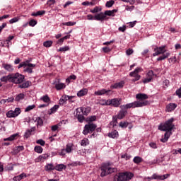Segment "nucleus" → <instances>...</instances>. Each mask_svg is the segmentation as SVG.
Segmentation results:
<instances>
[{
  "instance_id": "nucleus-22",
  "label": "nucleus",
  "mask_w": 181,
  "mask_h": 181,
  "mask_svg": "<svg viewBox=\"0 0 181 181\" xmlns=\"http://www.w3.org/2000/svg\"><path fill=\"white\" fill-rule=\"evenodd\" d=\"M30 86H32V82L27 81L24 83H23L22 84H20L18 86L19 88H28V87H30Z\"/></svg>"
},
{
  "instance_id": "nucleus-56",
  "label": "nucleus",
  "mask_w": 181,
  "mask_h": 181,
  "mask_svg": "<svg viewBox=\"0 0 181 181\" xmlns=\"http://www.w3.org/2000/svg\"><path fill=\"white\" fill-rule=\"evenodd\" d=\"M65 151H66V153H70L72 151L71 146L70 144H67Z\"/></svg>"
},
{
  "instance_id": "nucleus-64",
  "label": "nucleus",
  "mask_w": 181,
  "mask_h": 181,
  "mask_svg": "<svg viewBox=\"0 0 181 181\" xmlns=\"http://www.w3.org/2000/svg\"><path fill=\"white\" fill-rule=\"evenodd\" d=\"M176 94L180 98H181V88L179 90H176Z\"/></svg>"
},
{
  "instance_id": "nucleus-1",
  "label": "nucleus",
  "mask_w": 181,
  "mask_h": 181,
  "mask_svg": "<svg viewBox=\"0 0 181 181\" xmlns=\"http://www.w3.org/2000/svg\"><path fill=\"white\" fill-rule=\"evenodd\" d=\"M173 121H175V119L172 117L158 127V129H160V131L166 132L164 134V138L160 139V142H163V144H165V142H168L169 138H170V135H172V129L175 128Z\"/></svg>"
},
{
  "instance_id": "nucleus-28",
  "label": "nucleus",
  "mask_w": 181,
  "mask_h": 181,
  "mask_svg": "<svg viewBox=\"0 0 181 181\" xmlns=\"http://www.w3.org/2000/svg\"><path fill=\"white\" fill-rule=\"evenodd\" d=\"M139 71H142V68H136L134 71L130 72L129 76H141L139 74Z\"/></svg>"
},
{
  "instance_id": "nucleus-5",
  "label": "nucleus",
  "mask_w": 181,
  "mask_h": 181,
  "mask_svg": "<svg viewBox=\"0 0 181 181\" xmlns=\"http://www.w3.org/2000/svg\"><path fill=\"white\" fill-rule=\"evenodd\" d=\"M136 101H134V103H140L141 104H143L142 106H139L137 108H139L141 107H146V105H149V101L145 100H148L149 97L148 95L145 93H138L136 95Z\"/></svg>"
},
{
  "instance_id": "nucleus-27",
  "label": "nucleus",
  "mask_w": 181,
  "mask_h": 181,
  "mask_svg": "<svg viewBox=\"0 0 181 181\" xmlns=\"http://www.w3.org/2000/svg\"><path fill=\"white\" fill-rule=\"evenodd\" d=\"M77 119L78 122L83 123L84 120L86 119V117H84L83 115L80 112H76Z\"/></svg>"
},
{
  "instance_id": "nucleus-62",
  "label": "nucleus",
  "mask_w": 181,
  "mask_h": 181,
  "mask_svg": "<svg viewBox=\"0 0 181 181\" xmlns=\"http://www.w3.org/2000/svg\"><path fill=\"white\" fill-rule=\"evenodd\" d=\"M103 50L104 53H110V52L111 51V48H110L108 47H105L103 48Z\"/></svg>"
},
{
  "instance_id": "nucleus-49",
  "label": "nucleus",
  "mask_w": 181,
  "mask_h": 181,
  "mask_svg": "<svg viewBox=\"0 0 181 181\" xmlns=\"http://www.w3.org/2000/svg\"><path fill=\"white\" fill-rule=\"evenodd\" d=\"M35 107H36V105H29L25 108V112H28V111H31V110H33V108H35Z\"/></svg>"
},
{
  "instance_id": "nucleus-15",
  "label": "nucleus",
  "mask_w": 181,
  "mask_h": 181,
  "mask_svg": "<svg viewBox=\"0 0 181 181\" xmlns=\"http://www.w3.org/2000/svg\"><path fill=\"white\" fill-rule=\"evenodd\" d=\"M0 81L2 83H8H8H12V74L1 77Z\"/></svg>"
},
{
  "instance_id": "nucleus-42",
  "label": "nucleus",
  "mask_w": 181,
  "mask_h": 181,
  "mask_svg": "<svg viewBox=\"0 0 181 181\" xmlns=\"http://www.w3.org/2000/svg\"><path fill=\"white\" fill-rule=\"evenodd\" d=\"M13 98H8V99H3L1 100V104L5 103H13Z\"/></svg>"
},
{
  "instance_id": "nucleus-11",
  "label": "nucleus",
  "mask_w": 181,
  "mask_h": 181,
  "mask_svg": "<svg viewBox=\"0 0 181 181\" xmlns=\"http://www.w3.org/2000/svg\"><path fill=\"white\" fill-rule=\"evenodd\" d=\"M91 111V107H82L76 109V112H79V114H83V115H88Z\"/></svg>"
},
{
  "instance_id": "nucleus-7",
  "label": "nucleus",
  "mask_w": 181,
  "mask_h": 181,
  "mask_svg": "<svg viewBox=\"0 0 181 181\" xmlns=\"http://www.w3.org/2000/svg\"><path fill=\"white\" fill-rule=\"evenodd\" d=\"M134 177L132 173H121L115 177V181H129Z\"/></svg>"
},
{
  "instance_id": "nucleus-41",
  "label": "nucleus",
  "mask_w": 181,
  "mask_h": 181,
  "mask_svg": "<svg viewBox=\"0 0 181 181\" xmlns=\"http://www.w3.org/2000/svg\"><path fill=\"white\" fill-rule=\"evenodd\" d=\"M52 45H53V41L52 40L45 41L43 43V45L45 46V47H50Z\"/></svg>"
},
{
  "instance_id": "nucleus-33",
  "label": "nucleus",
  "mask_w": 181,
  "mask_h": 181,
  "mask_svg": "<svg viewBox=\"0 0 181 181\" xmlns=\"http://www.w3.org/2000/svg\"><path fill=\"white\" fill-rule=\"evenodd\" d=\"M97 119V116H90V117H88L86 119V122H90L92 123L94 121H96Z\"/></svg>"
},
{
  "instance_id": "nucleus-45",
  "label": "nucleus",
  "mask_w": 181,
  "mask_h": 181,
  "mask_svg": "<svg viewBox=\"0 0 181 181\" xmlns=\"http://www.w3.org/2000/svg\"><path fill=\"white\" fill-rule=\"evenodd\" d=\"M29 26H32L33 28L34 26H36L37 25V21L36 20L32 19L28 23Z\"/></svg>"
},
{
  "instance_id": "nucleus-60",
  "label": "nucleus",
  "mask_w": 181,
  "mask_h": 181,
  "mask_svg": "<svg viewBox=\"0 0 181 181\" xmlns=\"http://www.w3.org/2000/svg\"><path fill=\"white\" fill-rule=\"evenodd\" d=\"M56 1L54 0H48L47 2V5H48L49 6H52V5H54Z\"/></svg>"
},
{
  "instance_id": "nucleus-25",
  "label": "nucleus",
  "mask_w": 181,
  "mask_h": 181,
  "mask_svg": "<svg viewBox=\"0 0 181 181\" xmlns=\"http://www.w3.org/2000/svg\"><path fill=\"white\" fill-rule=\"evenodd\" d=\"M35 122H37V127L39 128V127H43V119L41 118L40 117H38L36 118L35 120Z\"/></svg>"
},
{
  "instance_id": "nucleus-51",
  "label": "nucleus",
  "mask_w": 181,
  "mask_h": 181,
  "mask_svg": "<svg viewBox=\"0 0 181 181\" xmlns=\"http://www.w3.org/2000/svg\"><path fill=\"white\" fill-rule=\"evenodd\" d=\"M18 21H19V18L18 17H14V18H13L12 19H11L9 21V23L11 24H12V23H16V22H18Z\"/></svg>"
},
{
  "instance_id": "nucleus-26",
  "label": "nucleus",
  "mask_w": 181,
  "mask_h": 181,
  "mask_svg": "<svg viewBox=\"0 0 181 181\" xmlns=\"http://www.w3.org/2000/svg\"><path fill=\"white\" fill-rule=\"evenodd\" d=\"M118 124V117L117 116H113L112 121L110 122V125L112 126V128H115Z\"/></svg>"
},
{
  "instance_id": "nucleus-46",
  "label": "nucleus",
  "mask_w": 181,
  "mask_h": 181,
  "mask_svg": "<svg viewBox=\"0 0 181 181\" xmlns=\"http://www.w3.org/2000/svg\"><path fill=\"white\" fill-rule=\"evenodd\" d=\"M59 110V105H55L53 107L51 108V113L54 114Z\"/></svg>"
},
{
  "instance_id": "nucleus-10",
  "label": "nucleus",
  "mask_w": 181,
  "mask_h": 181,
  "mask_svg": "<svg viewBox=\"0 0 181 181\" xmlns=\"http://www.w3.org/2000/svg\"><path fill=\"white\" fill-rule=\"evenodd\" d=\"M169 177V174L163 175H158V174H153L151 177H147L145 178L146 181H151L155 180H165V179H168Z\"/></svg>"
},
{
  "instance_id": "nucleus-38",
  "label": "nucleus",
  "mask_w": 181,
  "mask_h": 181,
  "mask_svg": "<svg viewBox=\"0 0 181 181\" xmlns=\"http://www.w3.org/2000/svg\"><path fill=\"white\" fill-rule=\"evenodd\" d=\"M40 100H42V101L44 103H50V98H49V95H47L42 96Z\"/></svg>"
},
{
  "instance_id": "nucleus-40",
  "label": "nucleus",
  "mask_w": 181,
  "mask_h": 181,
  "mask_svg": "<svg viewBox=\"0 0 181 181\" xmlns=\"http://www.w3.org/2000/svg\"><path fill=\"white\" fill-rule=\"evenodd\" d=\"M25 98V94L20 93L16 97V101H21V100H23Z\"/></svg>"
},
{
  "instance_id": "nucleus-63",
  "label": "nucleus",
  "mask_w": 181,
  "mask_h": 181,
  "mask_svg": "<svg viewBox=\"0 0 181 181\" xmlns=\"http://www.w3.org/2000/svg\"><path fill=\"white\" fill-rule=\"evenodd\" d=\"M151 81H152V79L151 78H149V77H147L144 80H143V83L144 84H146V83H151Z\"/></svg>"
},
{
  "instance_id": "nucleus-8",
  "label": "nucleus",
  "mask_w": 181,
  "mask_h": 181,
  "mask_svg": "<svg viewBox=\"0 0 181 181\" xmlns=\"http://www.w3.org/2000/svg\"><path fill=\"white\" fill-rule=\"evenodd\" d=\"M97 129V124L94 123L88 122L84 126L83 134V135H88V134H93Z\"/></svg>"
},
{
  "instance_id": "nucleus-20",
  "label": "nucleus",
  "mask_w": 181,
  "mask_h": 181,
  "mask_svg": "<svg viewBox=\"0 0 181 181\" xmlns=\"http://www.w3.org/2000/svg\"><path fill=\"white\" fill-rule=\"evenodd\" d=\"M67 168V166L64 164H57L54 169L55 170H57L58 172H63V170H66Z\"/></svg>"
},
{
  "instance_id": "nucleus-57",
  "label": "nucleus",
  "mask_w": 181,
  "mask_h": 181,
  "mask_svg": "<svg viewBox=\"0 0 181 181\" xmlns=\"http://www.w3.org/2000/svg\"><path fill=\"white\" fill-rule=\"evenodd\" d=\"M153 71H149L147 74V77H148L149 78H151V80L153 78Z\"/></svg>"
},
{
  "instance_id": "nucleus-47",
  "label": "nucleus",
  "mask_w": 181,
  "mask_h": 181,
  "mask_svg": "<svg viewBox=\"0 0 181 181\" xmlns=\"http://www.w3.org/2000/svg\"><path fill=\"white\" fill-rule=\"evenodd\" d=\"M64 26H74L76 25V22L69 21L66 23H63Z\"/></svg>"
},
{
  "instance_id": "nucleus-32",
  "label": "nucleus",
  "mask_w": 181,
  "mask_h": 181,
  "mask_svg": "<svg viewBox=\"0 0 181 181\" xmlns=\"http://www.w3.org/2000/svg\"><path fill=\"white\" fill-rule=\"evenodd\" d=\"M46 13L45 11H39L36 13H33L31 15L32 16H42Z\"/></svg>"
},
{
  "instance_id": "nucleus-50",
  "label": "nucleus",
  "mask_w": 181,
  "mask_h": 181,
  "mask_svg": "<svg viewBox=\"0 0 181 181\" xmlns=\"http://www.w3.org/2000/svg\"><path fill=\"white\" fill-rule=\"evenodd\" d=\"M23 149H25V147H23V146H18L15 150V153H19V152H21V151H23Z\"/></svg>"
},
{
  "instance_id": "nucleus-54",
  "label": "nucleus",
  "mask_w": 181,
  "mask_h": 181,
  "mask_svg": "<svg viewBox=\"0 0 181 181\" xmlns=\"http://www.w3.org/2000/svg\"><path fill=\"white\" fill-rule=\"evenodd\" d=\"M14 36L13 35H10L8 37L7 40H6V42H7L8 45V47H9V42H11V40H13L14 39Z\"/></svg>"
},
{
  "instance_id": "nucleus-34",
  "label": "nucleus",
  "mask_w": 181,
  "mask_h": 181,
  "mask_svg": "<svg viewBox=\"0 0 181 181\" xmlns=\"http://www.w3.org/2000/svg\"><path fill=\"white\" fill-rule=\"evenodd\" d=\"M144 160L140 156H135L133 159V162L137 165L141 163Z\"/></svg>"
},
{
  "instance_id": "nucleus-30",
  "label": "nucleus",
  "mask_w": 181,
  "mask_h": 181,
  "mask_svg": "<svg viewBox=\"0 0 181 181\" xmlns=\"http://www.w3.org/2000/svg\"><path fill=\"white\" fill-rule=\"evenodd\" d=\"M23 177H26V174L22 173L18 176H16L13 177V180L14 181H21V180H22V179H23Z\"/></svg>"
},
{
  "instance_id": "nucleus-17",
  "label": "nucleus",
  "mask_w": 181,
  "mask_h": 181,
  "mask_svg": "<svg viewBox=\"0 0 181 181\" xmlns=\"http://www.w3.org/2000/svg\"><path fill=\"white\" fill-rule=\"evenodd\" d=\"M49 158V154H42L35 159V162H45Z\"/></svg>"
},
{
  "instance_id": "nucleus-3",
  "label": "nucleus",
  "mask_w": 181,
  "mask_h": 181,
  "mask_svg": "<svg viewBox=\"0 0 181 181\" xmlns=\"http://www.w3.org/2000/svg\"><path fill=\"white\" fill-rule=\"evenodd\" d=\"M154 52L155 53L153 54V57L156 56H159V54H162L157 58V62H162V60H165V59H168L169 56H170V52H166V46L165 45L154 48Z\"/></svg>"
},
{
  "instance_id": "nucleus-43",
  "label": "nucleus",
  "mask_w": 181,
  "mask_h": 181,
  "mask_svg": "<svg viewBox=\"0 0 181 181\" xmlns=\"http://www.w3.org/2000/svg\"><path fill=\"white\" fill-rule=\"evenodd\" d=\"M89 144L90 143L88 142V139H83L81 142V146H87V145H89Z\"/></svg>"
},
{
  "instance_id": "nucleus-6",
  "label": "nucleus",
  "mask_w": 181,
  "mask_h": 181,
  "mask_svg": "<svg viewBox=\"0 0 181 181\" xmlns=\"http://www.w3.org/2000/svg\"><path fill=\"white\" fill-rule=\"evenodd\" d=\"M36 66L35 64H29V60H27L24 62H21L18 66V69H21L22 67H27L24 69V71L26 73H29V74H32L33 73V69Z\"/></svg>"
},
{
  "instance_id": "nucleus-48",
  "label": "nucleus",
  "mask_w": 181,
  "mask_h": 181,
  "mask_svg": "<svg viewBox=\"0 0 181 181\" xmlns=\"http://www.w3.org/2000/svg\"><path fill=\"white\" fill-rule=\"evenodd\" d=\"M128 125H129L128 122H121L119 123V127H121V128H127Z\"/></svg>"
},
{
  "instance_id": "nucleus-2",
  "label": "nucleus",
  "mask_w": 181,
  "mask_h": 181,
  "mask_svg": "<svg viewBox=\"0 0 181 181\" xmlns=\"http://www.w3.org/2000/svg\"><path fill=\"white\" fill-rule=\"evenodd\" d=\"M144 103L139 102H132L131 103H127L126 105H122L119 106L120 110L116 115L118 119H124L125 117L128 115V110L130 108H136L138 107H142Z\"/></svg>"
},
{
  "instance_id": "nucleus-4",
  "label": "nucleus",
  "mask_w": 181,
  "mask_h": 181,
  "mask_svg": "<svg viewBox=\"0 0 181 181\" xmlns=\"http://www.w3.org/2000/svg\"><path fill=\"white\" fill-rule=\"evenodd\" d=\"M117 170V168H111L108 164H103L100 167V177H105V176H108V175H111V173H115Z\"/></svg>"
},
{
  "instance_id": "nucleus-58",
  "label": "nucleus",
  "mask_w": 181,
  "mask_h": 181,
  "mask_svg": "<svg viewBox=\"0 0 181 181\" xmlns=\"http://www.w3.org/2000/svg\"><path fill=\"white\" fill-rule=\"evenodd\" d=\"M62 98L65 100V101L67 103L70 100V98H74V96H69L67 95H65L64 96H62Z\"/></svg>"
},
{
  "instance_id": "nucleus-24",
  "label": "nucleus",
  "mask_w": 181,
  "mask_h": 181,
  "mask_svg": "<svg viewBox=\"0 0 181 181\" xmlns=\"http://www.w3.org/2000/svg\"><path fill=\"white\" fill-rule=\"evenodd\" d=\"M87 93H88V90L83 88L77 93V95L78 97H84V95H86Z\"/></svg>"
},
{
  "instance_id": "nucleus-9",
  "label": "nucleus",
  "mask_w": 181,
  "mask_h": 181,
  "mask_svg": "<svg viewBox=\"0 0 181 181\" xmlns=\"http://www.w3.org/2000/svg\"><path fill=\"white\" fill-rule=\"evenodd\" d=\"M24 80L25 76L19 73L11 74V83H13L14 84H22Z\"/></svg>"
},
{
  "instance_id": "nucleus-35",
  "label": "nucleus",
  "mask_w": 181,
  "mask_h": 181,
  "mask_svg": "<svg viewBox=\"0 0 181 181\" xmlns=\"http://www.w3.org/2000/svg\"><path fill=\"white\" fill-rule=\"evenodd\" d=\"M34 151L35 152H37V153H42V152H43V148L40 146H35Z\"/></svg>"
},
{
  "instance_id": "nucleus-59",
  "label": "nucleus",
  "mask_w": 181,
  "mask_h": 181,
  "mask_svg": "<svg viewBox=\"0 0 181 181\" xmlns=\"http://www.w3.org/2000/svg\"><path fill=\"white\" fill-rule=\"evenodd\" d=\"M37 144L41 145V146H45V144H46V142H45L43 139H39L37 141Z\"/></svg>"
},
{
  "instance_id": "nucleus-13",
  "label": "nucleus",
  "mask_w": 181,
  "mask_h": 181,
  "mask_svg": "<svg viewBox=\"0 0 181 181\" xmlns=\"http://www.w3.org/2000/svg\"><path fill=\"white\" fill-rule=\"evenodd\" d=\"M124 86H125V81H122L119 83H115L114 84H112L110 86V88L112 90L117 89V88H122L124 87Z\"/></svg>"
},
{
  "instance_id": "nucleus-16",
  "label": "nucleus",
  "mask_w": 181,
  "mask_h": 181,
  "mask_svg": "<svg viewBox=\"0 0 181 181\" xmlns=\"http://www.w3.org/2000/svg\"><path fill=\"white\" fill-rule=\"evenodd\" d=\"M176 107H177V105L175 103H170L166 106V112H172V111H174L175 110Z\"/></svg>"
},
{
  "instance_id": "nucleus-21",
  "label": "nucleus",
  "mask_w": 181,
  "mask_h": 181,
  "mask_svg": "<svg viewBox=\"0 0 181 181\" xmlns=\"http://www.w3.org/2000/svg\"><path fill=\"white\" fill-rule=\"evenodd\" d=\"M35 129H36V127H32L30 129H28L24 134V138H26L28 139V138H29V136L32 135V133L35 132Z\"/></svg>"
},
{
  "instance_id": "nucleus-37",
  "label": "nucleus",
  "mask_w": 181,
  "mask_h": 181,
  "mask_svg": "<svg viewBox=\"0 0 181 181\" xmlns=\"http://www.w3.org/2000/svg\"><path fill=\"white\" fill-rule=\"evenodd\" d=\"M16 136H18V134H15L10 136L8 138L4 139V141H15V139H16Z\"/></svg>"
},
{
  "instance_id": "nucleus-61",
  "label": "nucleus",
  "mask_w": 181,
  "mask_h": 181,
  "mask_svg": "<svg viewBox=\"0 0 181 181\" xmlns=\"http://www.w3.org/2000/svg\"><path fill=\"white\" fill-rule=\"evenodd\" d=\"M100 11H101V10L98 9V6H95L94 8V9L90 10V12H91V13H97L98 12H100Z\"/></svg>"
},
{
  "instance_id": "nucleus-31",
  "label": "nucleus",
  "mask_w": 181,
  "mask_h": 181,
  "mask_svg": "<svg viewBox=\"0 0 181 181\" xmlns=\"http://www.w3.org/2000/svg\"><path fill=\"white\" fill-rule=\"evenodd\" d=\"M109 138H117L118 137V132L117 130H114L111 133L108 134Z\"/></svg>"
},
{
  "instance_id": "nucleus-53",
  "label": "nucleus",
  "mask_w": 181,
  "mask_h": 181,
  "mask_svg": "<svg viewBox=\"0 0 181 181\" xmlns=\"http://www.w3.org/2000/svg\"><path fill=\"white\" fill-rule=\"evenodd\" d=\"M130 77H134V78H133L132 80V81H133V83H135L136 81H138L139 80L141 79V76H130Z\"/></svg>"
},
{
  "instance_id": "nucleus-44",
  "label": "nucleus",
  "mask_w": 181,
  "mask_h": 181,
  "mask_svg": "<svg viewBox=\"0 0 181 181\" xmlns=\"http://www.w3.org/2000/svg\"><path fill=\"white\" fill-rule=\"evenodd\" d=\"M114 4H115V1H114V0H110L106 2L105 4V6L107 8H111V6H112V5H114Z\"/></svg>"
},
{
  "instance_id": "nucleus-23",
  "label": "nucleus",
  "mask_w": 181,
  "mask_h": 181,
  "mask_svg": "<svg viewBox=\"0 0 181 181\" xmlns=\"http://www.w3.org/2000/svg\"><path fill=\"white\" fill-rule=\"evenodd\" d=\"M3 67L6 71H9L10 73L13 71V66L9 64H4Z\"/></svg>"
},
{
  "instance_id": "nucleus-29",
  "label": "nucleus",
  "mask_w": 181,
  "mask_h": 181,
  "mask_svg": "<svg viewBox=\"0 0 181 181\" xmlns=\"http://www.w3.org/2000/svg\"><path fill=\"white\" fill-rule=\"evenodd\" d=\"M56 90H63V88H66V84L63 83H59L55 84Z\"/></svg>"
},
{
  "instance_id": "nucleus-39",
  "label": "nucleus",
  "mask_w": 181,
  "mask_h": 181,
  "mask_svg": "<svg viewBox=\"0 0 181 181\" xmlns=\"http://www.w3.org/2000/svg\"><path fill=\"white\" fill-rule=\"evenodd\" d=\"M45 170H56V168H54V166H53V164H47L45 166Z\"/></svg>"
},
{
  "instance_id": "nucleus-18",
  "label": "nucleus",
  "mask_w": 181,
  "mask_h": 181,
  "mask_svg": "<svg viewBox=\"0 0 181 181\" xmlns=\"http://www.w3.org/2000/svg\"><path fill=\"white\" fill-rule=\"evenodd\" d=\"M116 12H118V10L113 9V10H107L105 11L104 14L105 16H115Z\"/></svg>"
},
{
  "instance_id": "nucleus-14",
  "label": "nucleus",
  "mask_w": 181,
  "mask_h": 181,
  "mask_svg": "<svg viewBox=\"0 0 181 181\" xmlns=\"http://www.w3.org/2000/svg\"><path fill=\"white\" fill-rule=\"evenodd\" d=\"M105 19H107V16H105L103 12L98 13L94 16V21H100V22H103Z\"/></svg>"
},
{
  "instance_id": "nucleus-19",
  "label": "nucleus",
  "mask_w": 181,
  "mask_h": 181,
  "mask_svg": "<svg viewBox=\"0 0 181 181\" xmlns=\"http://www.w3.org/2000/svg\"><path fill=\"white\" fill-rule=\"evenodd\" d=\"M121 101H122V99L113 98L112 99V105L113 107H119L121 105Z\"/></svg>"
},
{
  "instance_id": "nucleus-55",
  "label": "nucleus",
  "mask_w": 181,
  "mask_h": 181,
  "mask_svg": "<svg viewBox=\"0 0 181 181\" xmlns=\"http://www.w3.org/2000/svg\"><path fill=\"white\" fill-rule=\"evenodd\" d=\"M13 112H14V115H16V117H18V115H19V114H21V111L19 107H16L15 109V110L13 111Z\"/></svg>"
},
{
  "instance_id": "nucleus-36",
  "label": "nucleus",
  "mask_w": 181,
  "mask_h": 181,
  "mask_svg": "<svg viewBox=\"0 0 181 181\" xmlns=\"http://www.w3.org/2000/svg\"><path fill=\"white\" fill-rule=\"evenodd\" d=\"M6 117L8 118H15L16 116L15 115V113L13 112V110H9L6 113Z\"/></svg>"
},
{
  "instance_id": "nucleus-12",
  "label": "nucleus",
  "mask_w": 181,
  "mask_h": 181,
  "mask_svg": "<svg viewBox=\"0 0 181 181\" xmlns=\"http://www.w3.org/2000/svg\"><path fill=\"white\" fill-rule=\"evenodd\" d=\"M111 90L101 89L99 90L95 91V95H110L111 93Z\"/></svg>"
},
{
  "instance_id": "nucleus-52",
  "label": "nucleus",
  "mask_w": 181,
  "mask_h": 181,
  "mask_svg": "<svg viewBox=\"0 0 181 181\" xmlns=\"http://www.w3.org/2000/svg\"><path fill=\"white\" fill-rule=\"evenodd\" d=\"M69 46H66V47H60L58 49V52H67V50H69Z\"/></svg>"
}]
</instances>
